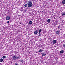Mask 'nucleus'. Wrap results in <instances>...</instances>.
<instances>
[{"label": "nucleus", "mask_w": 65, "mask_h": 65, "mask_svg": "<svg viewBox=\"0 0 65 65\" xmlns=\"http://www.w3.org/2000/svg\"><path fill=\"white\" fill-rule=\"evenodd\" d=\"M28 7H31L32 6V2L31 1H29L28 2Z\"/></svg>", "instance_id": "1"}, {"label": "nucleus", "mask_w": 65, "mask_h": 65, "mask_svg": "<svg viewBox=\"0 0 65 65\" xmlns=\"http://www.w3.org/2000/svg\"><path fill=\"white\" fill-rule=\"evenodd\" d=\"M6 20L7 21H9L10 20V17L9 16H7L6 17Z\"/></svg>", "instance_id": "2"}, {"label": "nucleus", "mask_w": 65, "mask_h": 65, "mask_svg": "<svg viewBox=\"0 0 65 65\" xmlns=\"http://www.w3.org/2000/svg\"><path fill=\"white\" fill-rule=\"evenodd\" d=\"M56 33L57 34H60L61 32L60 30H58L56 31Z\"/></svg>", "instance_id": "3"}, {"label": "nucleus", "mask_w": 65, "mask_h": 65, "mask_svg": "<svg viewBox=\"0 0 65 65\" xmlns=\"http://www.w3.org/2000/svg\"><path fill=\"white\" fill-rule=\"evenodd\" d=\"M51 19H48L47 20V23H50V22H51Z\"/></svg>", "instance_id": "4"}, {"label": "nucleus", "mask_w": 65, "mask_h": 65, "mask_svg": "<svg viewBox=\"0 0 65 65\" xmlns=\"http://www.w3.org/2000/svg\"><path fill=\"white\" fill-rule=\"evenodd\" d=\"M13 59L14 60H15L17 59V57L16 56H13Z\"/></svg>", "instance_id": "5"}, {"label": "nucleus", "mask_w": 65, "mask_h": 65, "mask_svg": "<svg viewBox=\"0 0 65 65\" xmlns=\"http://www.w3.org/2000/svg\"><path fill=\"white\" fill-rule=\"evenodd\" d=\"M56 40H54L53 41V44H55L56 43Z\"/></svg>", "instance_id": "6"}, {"label": "nucleus", "mask_w": 65, "mask_h": 65, "mask_svg": "<svg viewBox=\"0 0 65 65\" xmlns=\"http://www.w3.org/2000/svg\"><path fill=\"white\" fill-rule=\"evenodd\" d=\"M32 22L31 21H30L28 23V24L29 25H32Z\"/></svg>", "instance_id": "7"}, {"label": "nucleus", "mask_w": 65, "mask_h": 65, "mask_svg": "<svg viewBox=\"0 0 65 65\" xmlns=\"http://www.w3.org/2000/svg\"><path fill=\"white\" fill-rule=\"evenodd\" d=\"M62 3L63 4H65V0H63L62 1Z\"/></svg>", "instance_id": "8"}, {"label": "nucleus", "mask_w": 65, "mask_h": 65, "mask_svg": "<svg viewBox=\"0 0 65 65\" xmlns=\"http://www.w3.org/2000/svg\"><path fill=\"white\" fill-rule=\"evenodd\" d=\"M34 33L35 34H36L38 33V31H37V30H35L34 31Z\"/></svg>", "instance_id": "9"}, {"label": "nucleus", "mask_w": 65, "mask_h": 65, "mask_svg": "<svg viewBox=\"0 0 65 65\" xmlns=\"http://www.w3.org/2000/svg\"><path fill=\"white\" fill-rule=\"evenodd\" d=\"M3 60L2 58H1L0 59V62H3Z\"/></svg>", "instance_id": "10"}, {"label": "nucleus", "mask_w": 65, "mask_h": 65, "mask_svg": "<svg viewBox=\"0 0 65 65\" xmlns=\"http://www.w3.org/2000/svg\"><path fill=\"white\" fill-rule=\"evenodd\" d=\"M42 30L41 29H40L39 30V34H40V32H41Z\"/></svg>", "instance_id": "11"}, {"label": "nucleus", "mask_w": 65, "mask_h": 65, "mask_svg": "<svg viewBox=\"0 0 65 65\" xmlns=\"http://www.w3.org/2000/svg\"><path fill=\"white\" fill-rule=\"evenodd\" d=\"M63 52L64 51L62 50L60 51V54H62V53H63Z\"/></svg>", "instance_id": "12"}, {"label": "nucleus", "mask_w": 65, "mask_h": 65, "mask_svg": "<svg viewBox=\"0 0 65 65\" xmlns=\"http://www.w3.org/2000/svg\"><path fill=\"white\" fill-rule=\"evenodd\" d=\"M46 55V54H44V53H42V56H44Z\"/></svg>", "instance_id": "13"}, {"label": "nucleus", "mask_w": 65, "mask_h": 65, "mask_svg": "<svg viewBox=\"0 0 65 65\" xmlns=\"http://www.w3.org/2000/svg\"><path fill=\"white\" fill-rule=\"evenodd\" d=\"M24 6H25V7H28V5H27V4H25L24 5Z\"/></svg>", "instance_id": "14"}, {"label": "nucleus", "mask_w": 65, "mask_h": 65, "mask_svg": "<svg viewBox=\"0 0 65 65\" xmlns=\"http://www.w3.org/2000/svg\"><path fill=\"white\" fill-rule=\"evenodd\" d=\"M40 52H43V50H42L41 49H40Z\"/></svg>", "instance_id": "15"}, {"label": "nucleus", "mask_w": 65, "mask_h": 65, "mask_svg": "<svg viewBox=\"0 0 65 65\" xmlns=\"http://www.w3.org/2000/svg\"><path fill=\"white\" fill-rule=\"evenodd\" d=\"M6 58V56H3V59H5V58Z\"/></svg>", "instance_id": "16"}, {"label": "nucleus", "mask_w": 65, "mask_h": 65, "mask_svg": "<svg viewBox=\"0 0 65 65\" xmlns=\"http://www.w3.org/2000/svg\"><path fill=\"white\" fill-rule=\"evenodd\" d=\"M63 46L64 47H65V44H63Z\"/></svg>", "instance_id": "17"}, {"label": "nucleus", "mask_w": 65, "mask_h": 65, "mask_svg": "<svg viewBox=\"0 0 65 65\" xmlns=\"http://www.w3.org/2000/svg\"><path fill=\"white\" fill-rule=\"evenodd\" d=\"M21 61L20 62H22V63H23V60H20Z\"/></svg>", "instance_id": "18"}, {"label": "nucleus", "mask_w": 65, "mask_h": 65, "mask_svg": "<svg viewBox=\"0 0 65 65\" xmlns=\"http://www.w3.org/2000/svg\"><path fill=\"white\" fill-rule=\"evenodd\" d=\"M24 12H26L27 11V10H24Z\"/></svg>", "instance_id": "19"}, {"label": "nucleus", "mask_w": 65, "mask_h": 65, "mask_svg": "<svg viewBox=\"0 0 65 65\" xmlns=\"http://www.w3.org/2000/svg\"><path fill=\"white\" fill-rule=\"evenodd\" d=\"M18 65V64L17 63H15L14 65Z\"/></svg>", "instance_id": "20"}, {"label": "nucleus", "mask_w": 65, "mask_h": 65, "mask_svg": "<svg viewBox=\"0 0 65 65\" xmlns=\"http://www.w3.org/2000/svg\"><path fill=\"white\" fill-rule=\"evenodd\" d=\"M39 36H40L41 35L40 34H39Z\"/></svg>", "instance_id": "21"}, {"label": "nucleus", "mask_w": 65, "mask_h": 65, "mask_svg": "<svg viewBox=\"0 0 65 65\" xmlns=\"http://www.w3.org/2000/svg\"><path fill=\"white\" fill-rule=\"evenodd\" d=\"M9 23V21H8L7 22V23Z\"/></svg>", "instance_id": "22"}, {"label": "nucleus", "mask_w": 65, "mask_h": 65, "mask_svg": "<svg viewBox=\"0 0 65 65\" xmlns=\"http://www.w3.org/2000/svg\"><path fill=\"white\" fill-rule=\"evenodd\" d=\"M19 57L18 56V57H17V59H18V58H19Z\"/></svg>", "instance_id": "23"}, {"label": "nucleus", "mask_w": 65, "mask_h": 65, "mask_svg": "<svg viewBox=\"0 0 65 65\" xmlns=\"http://www.w3.org/2000/svg\"><path fill=\"white\" fill-rule=\"evenodd\" d=\"M39 52H40V50H39L38 51Z\"/></svg>", "instance_id": "24"}, {"label": "nucleus", "mask_w": 65, "mask_h": 65, "mask_svg": "<svg viewBox=\"0 0 65 65\" xmlns=\"http://www.w3.org/2000/svg\"><path fill=\"white\" fill-rule=\"evenodd\" d=\"M55 47H57H57L56 46H55Z\"/></svg>", "instance_id": "25"}, {"label": "nucleus", "mask_w": 65, "mask_h": 65, "mask_svg": "<svg viewBox=\"0 0 65 65\" xmlns=\"http://www.w3.org/2000/svg\"><path fill=\"white\" fill-rule=\"evenodd\" d=\"M0 28H1V27H0Z\"/></svg>", "instance_id": "26"}]
</instances>
